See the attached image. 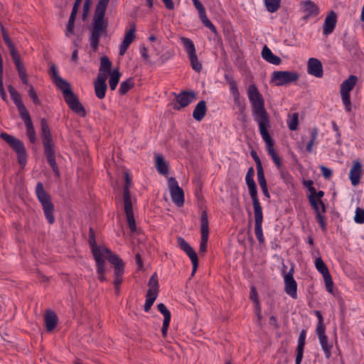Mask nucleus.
Instances as JSON below:
<instances>
[{"label": "nucleus", "instance_id": "nucleus-1", "mask_svg": "<svg viewBox=\"0 0 364 364\" xmlns=\"http://www.w3.org/2000/svg\"><path fill=\"white\" fill-rule=\"evenodd\" d=\"M247 97L252 106V114L259 129L271 127L270 116L264 107V100L255 84L247 88Z\"/></svg>", "mask_w": 364, "mask_h": 364}, {"label": "nucleus", "instance_id": "nucleus-2", "mask_svg": "<svg viewBox=\"0 0 364 364\" xmlns=\"http://www.w3.org/2000/svg\"><path fill=\"white\" fill-rule=\"evenodd\" d=\"M109 2V0H99L96 6L93 18V27L89 37L90 46L94 52L98 48L102 34L107 32L108 22L105 18V16Z\"/></svg>", "mask_w": 364, "mask_h": 364}, {"label": "nucleus", "instance_id": "nucleus-3", "mask_svg": "<svg viewBox=\"0 0 364 364\" xmlns=\"http://www.w3.org/2000/svg\"><path fill=\"white\" fill-rule=\"evenodd\" d=\"M54 84L62 92L65 102L68 107L75 114L85 117L87 114L85 109L80 102L77 96L71 90L70 83L63 78L59 77L58 81L54 82Z\"/></svg>", "mask_w": 364, "mask_h": 364}, {"label": "nucleus", "instance_id": "nucleus-4", "mask_svg": "<svg viewBox=\"0 0 364 364\" xmlns=\"http://www.w3.org/2000/svg\"><path fill=\"white\" fill-rule=\"evenodd\" d=\"M36 196L41 203L45 217L49 224H53L55 217L53 215L54 205L50 195L45 191L41 182H38L36 187Z\"/></svg>", "mask_w": 364, "mask_h": 364}, {"label": "nucleus", "instance_id": "nucleus-5", "mask_svg": "<svg viewBox=\"0 0 364 364\" xmlns=\"http://www.w3.org/2000/svg\"><path fill=\"white\" fill-rule=\"evenodd\" d=\"M0 136L16 153L18 164L21 166H25L27 162V156L23 143L18 139L5 132H2Z\"/></svg>", "mask_w": 364, "mask_h": 364}, {"label": "nucleus", "instance_id": "nucleus-6", "mask_svg": "<svg viewBox=\"0 0 364 364\" xmlns=\"http://www.w3.org/2000/svg\"><path fill=\"white\" fill-rule=\"evenodd\" d=\"M270 128L271 127H266L262 129H259V132L263 141L265 142L268 154L271 156L277 168L280 169V168L282 166V164L279 154L277 153L274 148V141L269 134V130Z\"/></svg>", "mask_w": 364, "mask_h": 364}, {"label": "nucleus", "instance_id": "nucleus-7", "mask_svg": "<svg viewBox=\"0 0 364 364\" xmlns=\"http://www.w3.org/2000/svg\"><path fill=\"white\" fill-rule=\"evenodd\" d=\"M299 74L294 71H274L272 74L271 80L277 86H282L297 81Z\"/></svg>", "mask_w": 364, "mask_h": 364}, {"label": "nucleus", "instance_id": "nucleus-8", "mask_svg": "<svg viewBox=\"0 0 364 364\" xmlns=\"http://www.w3.org/2000/svg\"><path fill=\"white\" fill-rule=\"evenodd\" d=\"M168 185L173 203L177 206L181 207L184 204L183 190L179 187L177 181L173 177L168 178Z\"/></svg>", "mask_w": 364, "mask_h": 364}, {"label": "nucleus", "instance_id": "nucleus-9", "mask_svg": "<svg viewBox=\"0 0 364 364\" xmlns=\"http://www.w3.org/2000/svg\"><path fill=\"white\" fill-rule=\"evenodd\" d=\"M200 252H205L209 235L208 218L206 210H203L200 214Z\"/></svg>", "mask_w": 364, "mask_h": 364}, {"label": "nucleus", "instance_id": "nucleus-10", "mask_svg": "<svg viewBox=\"0 0 364 364\" xmlns=\"http://www.w3.org/2000/svg\"><path fill=\"white\" fill-rule=\"evenodd\" d=\"M173 94L176 102L179 105L173 106L175 110H179L181 108L187 107L196 99V92L193 90H183L179 94Z\"/></svg>", "mask_w": 364, "mask_h": 364}, {"label": "nucleus", "instance_id": "nucleus-11", "mask_svg": "<svg viewBox=\"0 0 364 364\" xmlns=\"http://www.w3.org/2000/svg\"><path fill=\"white\" fill-rule=\"evenodd\" d=\"M294 268L291 267L289 272L284 275V291L291 298L296 299L297 298V283L294 279Z\"/></svg>", "mask_w": 364, "mask_h": 364}, {"label": "nucleus", "instance_id": "nucleus-12", "mask_svg": "<svg viewBox=\"0 0 364 364\" xmlns=\"http://www.w3.org/2000/svg\"><path fill=\"white\" fill-rule=\"evenodd\" d=\"M41 137L43 140V148L54 147V142L52 139L49 125L45 118L41 120Z\"/></svg>", "mask_w": 364, "mask_h": 364}, {"label": "nucleus", "instance_id": "nucleus-13", "mask_svg": "<svg viewBox=\"0 0 364 364\" xmlns=\"http://www.w3.org/2000/svg\"><path fill=\"white\" fill-rule=\"evenodd\" d=\"M307 72L311 75L321 77L323 75L321 62L315 58H309L307 63Z\"/></svg>", "mask_w": 364, "mask_h": 364}, {"label": "nucleus", "instance_id": "nucleus-14", "mask_svg": "<svg viewBox=\"0 0 364 364\" xmlns=\"http://www.w3.org/2000/svg\"><path fill=\"white\" fill-rule=\"evenodd\" d=\"M103 258L106 257L107 260L114 265V269L117 267L120 269H124V263L122 259L116 254L113 253L109 248L105 247L102 250Z\"/></svg>", "mask_w": 364, "mask_h": 364}, {"label": "nucleus", "instance_id": "nucleus-15", "mask_svg": "<svg viewBox=\"0 0 364 364\" xmlns=\"http://www.w3.org/2000/svg\"><path fill=\"white\" fill-rule=\"evenodd\" d=\"M107 76L99 73L94 83L95 93L98 99H103L105 97L107 85L106 83Z\"/></svg>", "mask_w": 364, "mask_h": 364}, {"label": "nucleus", "instance_id": "nucleus-16", "mask_svg": "<svg viewBox=\"0 0 364 364\" xmlns=\"http://www.w3.org/2000/svg\"><path fill=\"white\" fill-rule=\"evenodd\" d=\"M195 7L198 11L199 17L203 23V25L208 28L213 33H216L217 29L216 27L213 25V23L208 19V18L206 16L205 9L202 4V3L198 0V1L195 2L194 4Z\"/></svg>", "mask_w": 364, "mask_h": 364}, {"label": "nucleus", "instance_id": "nucleus-17", "mask_svg": "<svg viewBox=\"0 0 364 364\" xmlns=\"http://www.w3.org/2000/svg\"><path fill=\"white\" fill-rule=\"evenodd\" d=\"M337 22V15L333 11H331L326 17L323 28V33L324 36H328L334 31Z\"/></svg>", "mask_w": 364, "mask_h": 364}, {"label": "nucleus", "instance_id": "nucleus-18", "mask_svg": "<svg viewBox=\"0 0 364 364\" xmlns=\"http://www.w3.org/2000/svg\"><path fill=\"white\" fill-rule=\"evenodd\" d=\"M255 228V232L259 244L264 242V237L262 232L263 213L262 211L254 212Z\"/></svg>", "mask_w": 364, "mask_h": 364}, {"label": "nucleus", "instance_id": "nucleus-19", "mask_svg": "<svg viewBox=\"0 0 364 364\" xmlns=\"http://www.w3.org/2000/svg\"><path fill=\"white\" fill-rule=\"evenodd\" d=\"M157 309L159 312H161L164 315V322L163 326L161 328V333L163 337H166L167 336V331L169 326V323L171 321V312L167 309L166 305L163 303H160L157 305Z\"/></svg>", "mask_w": 364, "mask_h": 364}, {"label": "nucleus", "instance_id": "nucleus-20", "mask_svg": "<svg viewBox=\"0 0 364 364\" xmlns=\"http://www.w3.org/2000/svg\"><path fill=\"white\" fill-rule=\"evenodd\" d=\"M157 309L159 312H161L164 315V322L163 326L161 328V333L163 337H166L167 336V331L169 326V323L171 321V312L167 309L166 305L163 303H160L157 305Z\"/></svg>", "mask_w": 364, "mask_h": 364}, {"label": "nucleus", "instance_id": "nucleus-21", "mask_svg": "<svg viewBox=\"0 0 364 364\" xmlns=\"http://www.w3.org/2000/svg\"><path fill=\"white\" fill-rule=\"evenodd\" d=\"M303 12L306 16L303 17L304 19H307L311 16H316L319 14V9L317 5L311 0H306L301 2Z\"/></svg>", "mask_w": 364, "mask_h": 364}, {"label": "nucleus", "instance_id": "nucleus-22", "mask_svg": "<svg viewBox=\"0 0 364 364\" xmlns=\"http://www.w3.org/2000/svg\"><path fill=\"white\" fill-rule=\"evenodd\" d=\"M316 333L318 337L320 344L325 353L326 358H330L331 356V349L333 346L328 343V337L326 335L325 329L316 330Z\"/></svg>", "mask_w": 364, "mask_h": 364}, {"label": "nucleus", "instance_id": "nucleus-23", "mask_svg": "<svg viewBox=\"0 0 364 364\" xmlns=\"http://www.w3.org/2000/svg\"><path fill=\"white\" fill-rule=\"evenodd\" d=\"M88 242L90 246L92 254L93 255L94 258L103 257L102 254V250L104 246H98L97 245L95 234L94 229L92 228H90L89 229V238Z\"/></svg>", "mask_w": 364, "mask_h": 364}, {"label": "nucleus", "instance_id": "nucleus-24", "mask_svg": "<svg viewBox=\"0 0 364 364\" xmlns=\"http://www.w3.org/2000/svg\"><path fill=\"white\" fill-rule=\"evenodd\" d=\"M362 172L361 163L356 160L353 161V165L350 170L349 177L353 186H357L360 181Z\"/></svg>", "mask_w": 364, "mask_h": 364}, {"label": "nucleus", "instance_id": "nucleus-25", "mask_svg": "<svg viewBox=\"0 0 364 364\" xmlns=\"http://www.w3.org/2000/svg\"><path fill=\"white\" fill-rule=\"evenodd\" d=\"M44 154L46 156L47 161L52 168L55 176L59 178L60 171L55 161V152L54 147L44 149Z\"/></svg>", "mask_w": 364, "mask_h": 364}, {"label": "nucleus", "instance_id": "nucleus-26", "mask_svg": "<svg viewBox=\"0 0 364 364\" xmlns=\"http://www.w3.org/2000/svg\"><path fill=\"white\" fill-rule=\"evenodd\" d=\"M306 331L305 329H302L300 332L299 339H298V345L296 349V360L295 364H301V362L303 358V354L305 346V340H306Z\"/></svg>", "mask_w": 364, "mask_h": 364}, {"label": "nucleus", "instance_id": "nucleus-27", "mask_svg": "<svg viewBox=\"0 0 364 364\" xmlns=\"http://www.w3.org/2000/svg\"><path fill=\"white\" fill-rule=\"evenodd\" d=\"M249 190V193L252 201L254 212L262 211V208L260 204L257 193V187L255 183L247 185Z\"/></svg>", "mask_w": 364, "mask_h": 364}, {"label": "nucleus", "instance_id": "nucleus-28", "mask_svg": "<svg viewBox=\"0 0 364 364\" xmlns=\"http://www.w3.org/2000/svg\"><path fill=\"white\" fill-rule=\"evenodd\" d=\"M58 316L53 311H47L44 316V321L46 331L48 332L53 331L58 324Z\"/></svg>", "mask_w": 364, "mask_h": 364}, {"label": "nucleus", "instance_id": "nucleus-29", "mask_svg": "<svg viewBox=\"0 0 364 364\" xmlns=\"http://www.w3.org/2000/svg\"><path fill=\"white\" fill-rule=\"evenodd\" d=\"M358 81L357 76L350 75L348 79L345 80L341 84L340 87L341 93H350V91L354 88Z\"/></svg>", "mask_w": 364, "mask_h": 364}, {"label": "nucleus", "instance_id": "nucleus-30", "mask_svg": "<svg viewBox=\"0 0 364 364\" xmlns=\"http://www.w3.org/2000/svg\"><path fill=\"white\" fill-rule=\"evenodd\" d=\"M262 57L266 61L273 65H277L282 62L281 58L279 56L274 55L272 50L266 45L262 48Z\"/></svg>", "mask_w": 364, "mask_h": 364}, {"label": "nucleus", "instance_id": "nucleus-31", "mask_svg": "<svg viewBox=\"0 0 364 364\" xmlns=\"http://www.w3.org/2000/svg\"><path fill=\"white\" fill-rule=\"evenodd\" d=\"M343 46L349 52L350 55L355 56L358 53V45L356 41L351 37H347L345 36L343 39Z\"/></svg>", "mask_w": 364, "mask_h": 364}, {"label": "nucleus", "instance_id": "nucleus-32", "mask_svg": "<svg viewBox=\"0 0 364 364\" xmlns=\"http://www.w3.org/2000/svg\"><path fill=\"white\" fill-rule=\"evenodd\" d=\"M207 107L206 102L204 100L200 101L196 106L193 112V117L196 121H201L206 114Z\"/></svg>", "mask_w": 364, "mask_h": 364}, {"label": "nucleus", "instance_id": "nucleus-33", "mask_svg": "<svg viewBox=\"0 0 364 364\" xmlns=\"http://www.w3.org/2000/svg\"><path fill=\"white\" fill-rule=\"evenodd\" d=\"M155 164L158 172L162 175H166L168 172V166L162 155L155 154Z\"/></svg>", "mask_w": 364, "mask_h": 364}, {"label": "nucleus", "instance_id": "nucleus-34", "mask_svg": "<svg viewBox=\"0 0 364 364\" xmlns=\"http://www.w3.org/2000/svg\"><path fill=\"white\" fill-rule=\"evenodd\" d=\"M95 262H96V269L97 273L98 274V279L103 282L106 281V277L105 276V260L103 259V257H100L97 258H94Z\"/></svg>", "mask_w": 364, "mask_h": 364}, {"label": "nucleus", "instance_id": "nucleus-35", "mask_svg": "<svg viewBox=\"0 0 364 364\" xmlns=\"http://www.w3.org/2000/svg\"><path fill=\"white\" fill-rule=\"evenodd\" d=\"M177 243L179 247L187 254L190 259L198 256L195 250L182 237H177Z\"/></svg>", "mask_w": 364, "mask_h": 364}, {"label": "nucleus", "instance_id": "nucleus-36", "mask_svg": "<svg viewBox=\"0 0 364 364\" xmlns=\"http://www.w3.org/2000/svg\"><path fill=\"white\" fill-rule=\"evenodd\" d=\"M99 70L102 75H106L107 77V75L112 74V62L107 56L105 55L101 58Z\"/></svg>", "mask_w": 364, "mask_h": 364}, {"label": "nucleus", "instance_id": "nucleus-37", "mask_svg": "<svg viewBox=\"0 0 364 364\" xmlns=\"http://www.w3.org/2000/svg\"><path fill=\"white\" fill-rule=\"evenodd\" d=\"M181 42L182 43L188 56L196 53V47L192 40L188 38L181 37Z\"/></svg>", "mask_w": 364, "mask_h": 364}, {"label": "nucleus", "instance_id": "nucleus-38", "mask_svg": "<svg viewBox=\"0 0 364 364\" xmlns=\"http://www.w3.org/2000/svg\"><path fill=\"white\" fill-rule=\"evenodd\" d=\"M134 81L132 77H129L126 80L122 82L119 88V95H126L129 91V90L134 87Z\"/></svg>", "mask_w": 364, "mask_h": 364}, {"label": "nucleus", "instance_id": "nucleus-39", "mask_svg": "<svg viewBox=\"0 0 364 364\" xmlns=\"http://www.w3.org/2000/svg\"><path fill=\"white\" fill-rule=\"evenodd\" d=\"M225 79L229 85L230 90L232 96L237 98V95H240V92L238 90L236 81L234 80V78L231 75H228V74L225 75Z\"/></svg>", "mask_w": 364, "mask_h": 364}, {"label": "nucleus", "instance_id": "nucleus-40", "mask_svg": "<svg viewBox=\"0 0 364 364\" xmlns=\"http://www.w3.org/2000/svg\"><path fill=\"white\" fill-rule=\"evenodd\" d=\"M12 60L15 64L19 78L21 79L22 77L27 76L26 68L21 59L20 55L14 58H12Z\"/></svg>", "mask_w": 364, "mask_h": 364}, {"label": "nucleus", "instance_id": "nucleus-41", "mask_svg": "<svg viewBox=\"0 0 364 364\" xmlns=\"http://www.w3.org/2000/svg\"><path fill=\"white\" fill-rule=\"evenodd\" d=\"M123 200H124V206L125 213H132L133 208H132V200H131L130 191H127V188H126V190H123Z\"/></svg>", "mask_w": 364, "mask_h": 364}, {"label": "nucleus", "instance_id": "nucleus-42", "mask_svg": "<svg viewBox=\"0 0 364 364\" xmlns=\"http://www.w3.org/2000/svg\"><path fill=\"white\" fill-rule=\"evenodd\" d=\"M109 75V85L111 90H114L119 83L121 73L118 69H114Z\"/></svg>", "mask_w": 364, "mask_h": 364}, {"label": "nucleus", "instance_id": "nucleus-43", "mask_svg": "<svg viewBox=\"0 0 364 364\" xmlns=\"http://www.w3.org/2000/svg\"><path fill=\"white\" fill-rule=\"evenodd\" d=\"M315 267L317 271L321 273L323 277L330 274L326 264L321 257H318L315 259Z\"/></svg>", "mask_w": 364, "mask_h": 364}, {"label": "nucleus", "instance_id": "nucleus-44", "mask_svg": "<svg viewBox=\"0 0 364 364\" xmlns=\"http://www.w3.org/2000/svg\"><path fill=\"white\" fill-rule=\"evenodd\" d=\"M264 4L269 12L274 13L281 6V0H264Z\"/></svg>", "mask_w": 364, "mask_h": 364}, {"label": "nucleus", "instance_id": "nucleus-45", "mask_svg": "<svg viewBox=\"0 0 364 364\" xmlns=\"http://www.w3.org/2000/svg\"><path fill=\"white\" fill-rule=\"evenodd\" d=\"M18 110V112H19V114L21 116V117L22 118V119L24 121V123L26 124L28 122H31V118L30 117V114L28 113V112L27 111L25 105H23V103H21L19 105H16Z\"/></svg>", "mask_w": 364, "mask_h": 364}, {"label": "nucleus", "instance_id": "nucleus-46", "mask_svg": "<svg viewBox=\"0 0 364 364\" xmlns=\"http://www.w3.org/2000/svg\"><path fill=\"white\" fill-rule=\"evenodd\" d=\"M6 45L7 46L9 53L11 56V58H14L16 57L19 56V54L18 53V51L15 47V45L12 42L11 38L9 36H6L4 38H3Z\"/></svg>", "mask_w": 364, "mask_h": 364}, {"label": "nucleus", "instance_id": "nucleus-47", "mask_svg": "<svg viewBox=\"0 0 364 364\" xmlns=\"http://www.w3.org/2000/svg\"><path fill=\"white\" fill-rule=\"evenodd\" d=\"M8 91L11 95V100L16 105L23 103L19 93L13 85H10L8 86Z\"/></svg>", "mask_w": 364, "mask_h": 364}, {"label": "nucleus", "instance_id": "nucleus-48", "mask_svg": "<svg viewBox=\"0 0 364 364\" xmlns=\"http://www.w3.org/2000/svg\"><path fill=\"white\" fill-rule=\"evenodd\" d=\"M26 127V134L31 144H34L36 141V132L32 123V121L25 124Z\"/></svg>", "mask_w": 364, "mask_h": 364}, {"label": "nucleus", "instance_id": "nucleus-49", "mask_svg": "<svg viewBox=\"0 0 364 364\" xmlns=\"http://www.w3.org/2000/svg\"><path fill=\"white\" fill-rule=\"evenodd\" d=\"M191 68L197 73H200L202 70V64L199 62L196 53L188 56Z\"/></svg>", "mask_w": 364, "mask_h": 364}, {"label": "nucleus", "instance_id": "nucleus-50", "mask_svg": "<svg viewBox=\"0 0 364 364\" xmlns=\"http://www.w3.org/2000/svg\"><path fill=\"white\" fill-rule=\"evenodd\" d=\"M309 191L311 193V194L308 196L309 201L314 208V210L318 209V202L316 198H315V194L316 193V190L312 185L311 186L309 187L308 188Z\"/></svg>", "mask_w": 364, "mask_h": 364}, {"label": "nucleus", "instance_id": "nucleus-51", "mask_svg": "<svg viewBox=\"0 0 364 364\" xmlns=\"http://www.w3.org/2000/svg\"><path fill=\"white\" fill-rule=\"evenodd\" d=\"M135 31L136 27L135 25L133 24L131 28L125 33L123 42L130 45L135 38Z\"/></svg>", "mask_w": 364, "mask_h": 364}, {"label": "nucleus", "instance_id": "nucleus-52", "mask_svg": "<svg viewBox=\"0 0 364 364\" xmlns=\"http://www.w3.org/2000/svg\"><path fill=\"white\" fill-rule=\"evenodd\" d=\"M124 269H120L117 267V269H114V279L113 281V284L114 285V287H119V285L122 282V275L124 274Z\"/></svg>", "mask_w": 364, "mask_h": 364}, {"label": "nucleus", "instance_id": "nucleus-53", "mask_svg": "<svg viewBox=\"0 0 364 364\" xmlns=\"http://www.w3.org/2000/svg\"><path fill=\"white\" fill-rule=\"evenodd\" d=\"M299 114L298 113H294L291 119L287 122L288 127L291 131H295L297 129L298 124H299Z\"/></svg>", "mask_w": 364, "mask_h": 364}, {"label": "nucleus", "instance_id": "nucleus-54", "mask_svg": "<svg viewBox=\"0 0 364 364\" xmlns=\"http://www.w3.org/2000/svg\"><path fill=\"white\" fill-rule=\"evenodd\" d=\"M126 216L129 228L130 229L132 232H134L136 230V226L134 216V213H126Z\"/></svg>", "mask_w": 364, "mask_h": 364}, {"label": "nucleus", "instance_id": "nucleus-55", "mask_svg": "<svg viewBox=\"0 0 364 364\" xmlns=\"http://www.w3.org/2000/svg\"><path fill=\"white\" fill-rule=\"evenodd\" d=\"M341 95L346 112H350L351 111L350 94L341 93Z\"/></svg>", "mask_w": 364, "mask_h": 364}, {"label": "nucleus", "instance_id": "nucleus-56", "mask_svg": "<svg viewBox=\"0 0 364 364\" xmlns=\"http://www.w3.org/2000/svg\"><path fill=\"white\" fill-rule=\"evenodd\" d=\"M354 220L358 224L364 223V209L359 207L356 208Z\"/></svg>", "mask_w": 364, "mask_h": 364}, {"label": "nucleus", "instance_id": "nucleus-57", "mask_svg": "<svg viewBox=\"0 0 364 364\" xmlns=\"http://www.w3.org/2000/svg\"><path fill=\"white\" fill-rule=\"evenodd\" d=\"M28 95L30 98L32 100L33 102L36 105H41V100L38 99L36 92L34 90L33 85H30L29 89L28 90Z\"/></svg>", "mask_w": 364, "mask_h": 364}, {"label": "nucleus", "instance_id": "nucleus-58", "mask_svg": "<svg viewBox=\"0 0 364 364\" xmlns=\"http://www.w3.org/2000/svg\"><path fill=\"white\" fill-rule=\"evenodd\" d=\"M316 213V220L318 223L320 227L321 228L323 231L326 230V223L325 221V217L322 215L319 211V207L318 206L317 210H314Z\"/></svg>", "mask_w": 364, "mask_h": 364}, {"label": "nucleus", "instance_id": "nucleus-59", "mask_svg": "<svg viewBox=\"0 0 364 364\" xmlns=\"http://www.w3.org/2000/svg\"><path fill=\"white\" fill-rule=\"evenodd\" d=\"M75 21V20L70 18L68 19L65 32V36L68 38H70L73 34H74Z\"/></svg>", "mask_w": 364, "mask_h": 364}, {"label": "nucleus", "instance_id": "nucleus-60", "mask_svg": "<svg viewBox=\"0 0 364 364\" xmlns=\"http://www.w3.org/2000/svg\"><path fill=\"white\" fill-rule=\"evenodd\" d=\"M148 285L149 287V289H156V291H159V282L156 273L151 275Z\"/></svg>", "mask_w": 364, "mask_h": 364}, {"label": "nucleus", "instance_id": "nucleus-61", "mask_svg": "<svg viewBox=\"0 0 364 364\" xmlns=\"http://www.w3.org/2000/svg\"><path fill=\"white\" fill-rule=\"evenodd\" d=\"M323 277L326 290L329 293H333V282L331 274L326 275Z\"/></svg>", "mask_w": 364, "mask_h": 364}, {"label": "nucleus", "instance_id": "nucleus-62", "mask_svg": "<svg viewBox=\"0 0 364 364\" xmlns=\"http://www.w3.org/2000/svg\"><path fill=\"white\" fill-rule=\"evenodd\" d=\"M257 173L258 183H259L260 187L267 186V181L264 177V173L263 168L257 169Z\"/></svg>", "mask_w": 364, "mask_h": 364}, {"label": "nucleus", "instance_id": "nucleus-63", "mask_svg": "<svg viewBox=\"0 0 364 364\" xmlns=\"http://www.w3.org/2000/svg\"><path fill=\"white\" fill-rule=\"evenodd\" d=\"M279 170L280 176L283 179V181L286 183H291V181H292V177L290 175V173H289V171H287L285 169H283L282 167Z\"/></svg>", "mask_w": 364, "mask_h": 364}, {"label": "nucleus", "instance_id": "nucleus-64", "mask_svg": "<svg viewBox=\"0 0 364 364\" xmlns=\"http://www.w3.org/2000/svg\"><path fill=\"white\" fill-rule=\"evenodd\" d=\"M315 315L318 318V323L316 330L326 329L325 324L323 323V317L320 311H316Z\"/></svg>", "mask_w": 364, "mask_h": 364}]
</instances>
